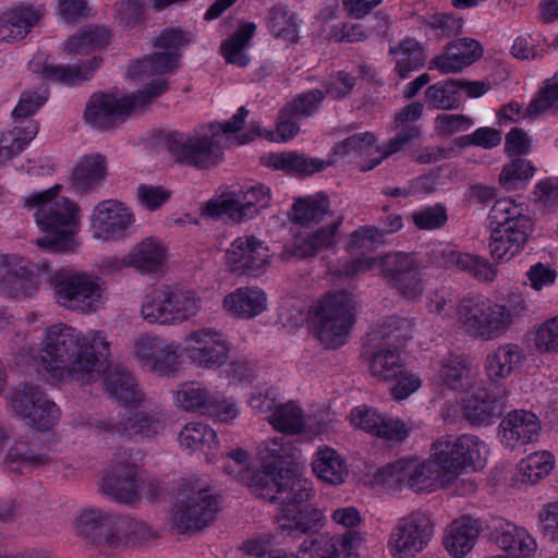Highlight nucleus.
I'll return each mask as SVG.
<instances>
[{
  "label": "nucleus",
  "instance_id": "obj_42",
  "mask_svg": "<svg viewBox=\"0 0 558 558\" xmlns=\"http://www.w3.org/2000/svg\"><path fill=\"white\" fill-rule=\"evenodd\" d=\"M423 108L421 102H412L396 114L392 124L396 135L387 143V151L383 156L400 151L410 141L421 135V126L415 122L422 117Z\"/></svg>",
  "mask_w": 558,
  "mask_h": 558
},
{
  "label": "nucleus",
  "instance_id": "obj_50",
  "mask_svg": "<svg viewBox=\"0 0 558 558\" xmlns=\"http://www.w3.org/2000/svg\"><path fill=\"white\" fill-rule=\"evenodd\" d=\"M390 53L396 59V71L401 78H407L411 72L422 68L426 60L423 47L412 38H407L397 47H391Z\"/></svg>",
  "mask_w": 558,
  "mask_h": 558
},
{
  "label": "nucleus",
  "instance_id": "obj_35",
  "mask_svg": "<svg viewBox=\"0 0 558 558\" xmlns=\"http://www.w3.org/2000/svg\"><path fill=\"white\" fill-rule=\"evenodd\" d=\"M482 532L478 519L462 515L453 520L445 530L442 545L453 558H464L470 554Z\"/></svg>",
  "mask_w": 558,
  "mask_h": 558
},
{
  "label": "nucleus",
  "instance_id": "obj_20",
  "mask_svg": "<svg viewBox=\"0 0 558 558\" xmlns=\"http://www.w3.org/2000/svg\"><path fill=\"white\" fill-rule=\"evenodd\" d=\"M136 222L133 209L125 203L108 198L98 202L88 215V232L101 243L124 241Z\"/></svg>",
  "mask_w": 558,
  "mask_h": 558
},
{
  "label": "nucleus",
  "instance_id": "obj_53",
  "mask_svg": "<svg viewBox=\"0 0 558 558\" xmlns=\"http://www.w3.org/2000/svg\"><path fill=\"white\" fill-rule=\"evenodd\" d=\"M167 286L155 287L142 298L140 315L148 324L167 326Z\"/></svg>",
  "mask_w": 558,
  "mask_h": 558
},
{
  "label": "nucleus",
  "instance_id": "obj_32",
  "mask_svg": "<svg viewBox=\"0 0 558 558\" xmlns=\"http://www.w3.org/2000/svg\"><path fill=\"white\" fill-rule=\"evenodd\" d=\"M433 252L437 256L435 263L441 267H457L481 282H493L497 277V267L485 257L456 252L449 245L444 244L437 245Z\"/></svg>",
  "mask_w": 558,
  "mask_h": 558
},
{
  "label": "nucleus",
  "instance_id": "obj_33",
  "mask_svg": "<svg viewBox=\"0 0 558 558\" xmlns=\"http://www.w3.org/2000/svg\"><path fill=\"white\" fill-rule=\"evenodd\" d=\"M168 257L167 245L156 236H147L134 244L120 263L141 274H151L160 270Z\"/></svg>",
  "mask_w": 558,
  "mask_h": 558
},
{
  "label": "nucleus",
  "instance_id": "obj_16",
  "mask_svg": "<svg viewBox=\"0 0 558 558\" xmlns=\"http://www.w3.org/2000/svg\"><path fill=\"white\" fill-rule=\"evenodd\" d=\"M411 332L410 322L398 317L387 318L376 327L373 331L374 339L395 349L380 348L373 353L368 362V369L373 377L381 381H392L397 378L400 368L404 365L398 348L411 337Z\"/></svg>",
  "mask_w": 558,
  "mask_h": 558
},
{
  "label": "nucleus",
  "instance_id": "obj_28",
  "mask_svg": "<svg viewBox=\"0 0 558 558\" xmlns=\"http://www.w3.org/2000/svg\"><path fill=\"white\" fill-rule=\"evenodd\" d=\"M490 541L508 558H533L538 549L535 536L526 527L506 520L495 524Z\"/></svg>",
  "mask_w": 558,
  "mask_h": 558
},
{
  "label": "nucleus",
  "instance_id": "obj_38",
  "mask_svg": "<svg viewBox=\"0 0 558 558\" xmlns=\"http://www.w3.org/2000/svg\"><path fill=\"white\" fill-rule=\"evenodd\" d=\"M525 361L522 347L517 343L499 344L489 351L484 360L487 378L498 384L509 378Z\"/></svg>",
  "mask_w": 558,
  "mask_h": 558
},
{
  "label": "nucleus",
  "instance_id": "obj_30",
  "mask_svg": "<svg viewBox=\"0 0 558 558\" xmlns=\"http://www.w3.org/2000/svg\"><path fill=\"white\" fill-rule=\"evenodd\" d=\"M483 56V47L473 38H458L448 44L445 50L436 56L429 69H436L441 74L459 73L476 62Z\"/></svg>",
  "mask_w": 558,
  "mask_h": 558
},
{
  "label": "nucleus",
  "instance_id": "obj_19",
  "mask_svg": "<svg viewBox=\"0 0 558 558\" xmlns=\"http://www.w3.org/2000/svg\"><path fill=\"white\" fill-rule=\"evenodd\" d=\"M434 533V524L427 514L411 512L392 526L387 550L392 558H414L428 547Z\"/></svg>",
  "mask_w": 558,
  "mask_h": 558
},
{
  "label": "nucleus",
  "instance_id": "obj_55",
  "mask_svg": "<svg viewBox=\"0 0 558 558\" xmlns=\"http://www.w3.org/2000/svg\"><path fill=\"white\" fill-rule=\"evenodd\" d=\"M458 84L459 80H446L428 86L425 92L427 101L438 109H458L462 101Z\"/></svg>",
  "mask_w": 558,
  "mask_h": 558
},
{
  "label": "nucleus",
  "instance_id": "obj_46",
  "mask_svg": "<svg viewBox=\"0 0 558 558\" xmlns=\"http://www.w3.org/2000/svg\"><path fill=\"white\" fill-rule=\"evenodd\" d=\"M556 465L555 456L548 450H537L522 458L515 468V480L524 485H535L547 477Z\"/></svg>",
  "mask_w": 558,
  "mask_h": 558
},
{
  "label": "nucleus",
  "instance_id": "obj_27",
  "mask_svg": "<svg viewBox=\"0 0 558 558\" xmlns=\"http://www.w3.org/2000/svg\"><path fill=\"white\" fill-rule=\"evenodd\" d=\"M542 430L541 420L527 410H512L498 425L500 444L510 450L536 442Z\"/></svg>",
  "mask_w": 558,
  "mask_h": 558
},
{
  "label": "nucleus",
  "instance_id": "obj_1",
  "mask_svg": "<svg viewBox=\"0 0 558 558\" xmlns=\"http://www.w3.org/2000/svg\"><path fill=\"white\" fill-rule=\"evenodd\" d=\"M28 340L29 347L20 353L17 364L31 363L38 374L52 381L101 380L106 390L124 403L132 416L118 425L95 421L92 426L97 432L149 437L162 430L159 417L133 411L141 401V391L129 374L108 363L109 343L101 332L92 330L83 335L71 326L58 324L45 330L34 327L25 336V341Z\"/></svg>",
  "mask_w": 558,
  "mask_h": 558
},
{
  "label": "nucleus",
  "instance_id": "obj_34",
  "mask_svg": "<svg viewBox=\"0 0 558 558\" xmlns=\"http://www.w3.org/2000/svg\"><path fill=\"white\" fill-rule=\"evenodd\" d=\"M435 380L448 389L464 392L475 386L477 374L472 369L466 356L450 353L444 356L435 367Z\"/></svg>",
  "mask_w": 558,
  "mask_h": 558
},
{
  "label": "nucleus",
  "instance_id": "obj_61",
  "mask_svg": "<svg viewBox=\"0 0 558 558\" xmlns=\"http://www.w3.org/2000/svg\"><path fill=\"white\" fill-rule=\"evenodd\" d=\"M272 195L268 186L254 182L246 186V218H254L271 204Z\"/></svg>",
  "mask_w": 558,
  "mask_h": 558
},
{
  "label": "nucleus",
  "instance_id": "obj_64",
  "mask_svg": "<svg viewBox=\"0 0 558 558\" xmlns=\"http://www.w3.org/2000/svg\"><path fill=\"white\" fill-rule=\"evenodd\" d=\"M413 223L421 230H435L447 221V213L444 206H426L414 210L411 215Z\"/></svg>",
  "mask_w": 558,
  "mask_h": 558
},
{
  "label": "nucleus",
  "instance_id": "obj_15",
  "mask_svg": "<svg viewBox=\"0 0 558 558\" xmlns=\"http://www.w3.org/2000/svg\"><path fill=\"white\" fill-rule=\"evenodd\" d=\"M376 478L388 486L403 485L416 493L436 492L450 484L429 456L398 460L380 469Z\"/></svg>",
  "mask_w": 558,
  "mask_h": 558
},
{
  "label": "nucleus",
  "instance_id": "obj_21",
  "mask_svg": "<svg viewBox=\"0 0 558 558\" xmlns=\"http://www.w3.org/2000/svg\"><path fill=\"white\" fill-rule=\"evenodd\" d=\"M190 41L191 37L181 29L163 31L155 41L154 53L133 62L129 66L128 75L145 80L172 73L178 66L180 50Z\"/></svg>",
  "mask_w": 558,
  "mask_h": 558
},
{
  "label": "nucleus",
  "instance_id": "obj_51",
  "mask_svg": "<svg viewBox=\"0 0 558 558\" xmlns=\"http://www.w3.org/2000/svg\"><path fill=\"white\" fill-rule=\"evenodd\" d=\"M105 175V158L98 154L86 155L76 163L72 172V182L77 190L86 191L97 185Z\"/></svg>",
  "mask_w": 558,
  "mask_h": 558
},
{
  "label": "nucleus",
  "instance_id": "obj_43",
  "mask_svg": "<svg viewBox=\"0 0 558 558\" xmlns=\"http://www.w3.org/2000/svg\"><path fill=\"white\" fill-rule=\"evenodd\" d=\"M342 218L338 217L310 233L296 235L293 240V255L304 258L333 246L337 243Z\"/></svg>",
  "mask_w": 558,
  "mask_h": 558
},
{
  "label": "nucleus",
  "instance_id": "obj_6",
  "mask_svg": "<svg viewBox=\"0 0 558 558\" xmlns=\"http://www.w3.org/2000/svg\"><path fill=\"white\" fill-rule=\"evenodd\" d=\"M526 310V301L521 295L511 298L508 304L473 295L459 303L457 319L469 337L490 341L505 335Z\"/></svg>",
  "mask_w": 558,
  "mask_h": 558
},
{
  "label": "nucleus",
  "instance_id": "obj_13",
  "mask_svg": "<svg viewBox=\"0 0 558 558\" xmlns=\"http://www.w3.org/2000/svg\"><path fill=\"white\" fill-rule=\"evenodd\" d=\"M106 529V544L113 549L135 546L151 535L147 524L100 509H85L75 519V533L86 538Z\"/></svg>",
  "mask_w": 558,
  "mask_h": 558
},
{
  "label": "nucleus",
  "instance_id": "obj_44",
  "mask_svg": "<svg viewBox=\"0 0 558 558\" xmlns=\"http://www.w3.org/2000/svg\"><path fill=\"white\" fill-rule=\"evenodd\" d=\"M108 43L107 28L99 25H86L64 40L60 49L70 56H84L106 47Z\"/></svg>",
  "mask_w": 558,
  "mask_h": 558
},
{
  "label": "nucleus",
  "instance_id": "obj_47",
  "mask_svg": "<svg viewBox=\"0 0 558 558\" xmlns=\"http://www.w3.org/2000/svg\"><path fill=\"white\" fill-rule=\"evenodd\" d=\"M265 26L268 33L278 40L288 44L299 40L301 21L284 5L276 4L268 10Z\"/></svg>",
  "mask_w": 558,
  "mask_h": 558
},
{
  "label": "nucleus",
  "instance_id": "obj_62",
  "mask_svg": "<svg viewBox=\"0 0 558 558\" xmlns=\"http://www.w3.org/2000/svg\"><path fill=\"white\" fill-rule=\"evenodd\" d=\"M171 196V191L162 185L140 184L136 189L137 204L150 211L160 208Z\"/></svg>",
  "mask_w": 558,
  "mask_h": 558
},
{
  "label": "nucleus",
  "instance_id": "obj_24",
  "mask_svg": "<svg viewBox=\"0 0 558 558\" xmlns=\"http://www.w3.org/2000/svg\"><path fill=\"white\" fill-rule=\"evenodd\" d=\"M101 492L114 501L134 504L145 496L154 498L160 487L153 481H138L136 470L130 465H117L108 471L100 481Z\"/></svg>",
  "mask_w": 558,
  "mask_h": 558
},
{
  "label": "nucleus",
  "instance_id": "obj_22",
  "mask_svg": "<svg viewBox=\"0 0 558 558\" xmlns=\"http://www.w3.org/2000/svg\"><path fill=\"white\" fill-rule=\"evenodd\" d=\"M183 360L201 368H218L229 360L231 345L227 339L213 328H201L184 337Z\"/></svg>",
  "mask_w": 558,
  "mask_h": 558
},
{
  "label": "nucleus",
  "instance_id": "obj_18",
  "mask_svg": "<svg viewBox=\"0 0 558 558\" xmlns=\"http://www.w3.org/2000/svg\"><path fill=\"white\" fill-rule=\"evenodd\" d=\"M51 281L57 302L73 311L96 310L105 291L102 280L87 272L60 271Z\"/></svg>",
  "mask_w": 558,
  "mask_h": 558
},
{
  "label": "nucleus",
  "instance_id": "obj_11",
  "mask_svg": "<svg viewBox=\"0 0 558 558\" xmlns=\"http://www.w3.org/2000/svg\"><path fill=\"white\" fill-rule=\"evenodd\" d=\"M330 519L345 532H326L304 539L298 548V558H361L356 548L361 534L352 531L362 523L359 509L353 506L336 508Z\"/></svg>",
  "mask_w": 558,
  "mask_h": 558
},
{
  "label": "nucleus",
  "instance_id": "obj_40",
  "mask_svg": "<svg viewBox=\"0 0 558 558\" xmlns=\"http://www.w3.org/2000/svg\"><path fill=\"white\" fill-rule=\"evenodd\" d=\"M311 465L319 481L333 486L343 484L350 474L344 457L329 446H319L316 449Z\"/></svg>",
  "mask_w": 558,
  "mask_h": 558
},
{
  "label": "nucleus",
  "instance_id": "obj_2",
  "mask_svg": "<svg viewBox=\"0 0 558 558\" xmlns=\"http://www.w3.org/2000/svg\"><path fill=\"white\" fill-rule=\"evenodd\" d=\"M265 466L250 483L258 497L278 505L277 523L288 535L307 534L325 524V515L310 500L314 496L312 482L295 466L296 448L284 437H275L260 449Z\"/></svg>",
  "mask_w": 558,
  "mask_h": 558
},
{
  "label": "nucleus",
  "instance_id": "obj_14",
  "mask_svg": "<svg viewBox=\"0 0 558 558\" xmlns=\"http://www.w3.org/2000/svg\"><path fill=\"white\" fill-rule=\"evenodd\" d=\"M48 99V89L40 85L35 90L24 92L13 110V125L0 134V163L21 154L36 137L39 126L36 120L27 119L36 113Z\"/></svg>",
  "mask_w": 558,
  "mask_h": 558
},
{
  "label": "nucleus",
  "instance_id": "obj_45",
  "mask_svg": "<svg viewBox=\"0 0 558 558\" xmlns=\"http://www.w3.org/2000/svg\"><path fill=\"white\" fill-rule=\"evenodd\" d=\"M179 444L184 449L203 452L208 461H211L219 448L216 432L208 425L198 422H192L184 426L179 434Z\"/></svg>",
  "mask_w": 558,
  "mask_h": 558
},
{
  "label": "nucleus",
  "instance_id": "obj_63",
  "mask_svg": "<svg viewBox=\"0 0 558 558\" xmlns=\"http://www.w3.org/2000/svg\"><path fill=\"white\" fill-rule=\"evenodd\" d=\"M395 385L390 389V393L395 400H404L409 398L412 393L417 391L423 384L421 376L405 367L403 365L400 368V373H398L397 378H393Z\"/></svg>",
  "mask_w": 558,
  "mask_h": 558
},
{
  "label": "nucleus",
  "instance_id": "obj_56",
  "mask_svg": "<svg viewBox=\"0 0 558 558\" xmlns=\"http://www.w3.org/2000/svg\"><path fill=\"white\" fill-rule=\"evenodd\" d=\"M533 344L542 354L558 355V315L534 327Z\"/></svg>",
  "mask_w": 558,
  "mask_h": 558
},
{
  "label": "nucleus",
  "instance_id": "obj_5",
  "mask_svg": "<svg viewBox=\"0 0 558 558\" xmlns=\"http://www.w3.org/2000/svg\"><path fill=\"white\" fill-rule=\"evenodd\" d=\"M386 151L387 145H377L376 136L373 133L365 132L354 134L337 145L332 150V157L327 160L305 156L296 151H284L264 155L260 157V162L275 170L308 177L324 171L339 159L347 158L350 161L359 159L361 162L360 169L367 171L388 157L381 156Z\"/></svg>",
  "mask_w": 558,
  "mask_h": 558
},
{
  "label": "nucleus",
  "instance_id": "obj_54",
  "mask_svg": "<svg viewBox=\"0 0 558 558\" xmlns=\"http://www.w3.org/2000/svg\"><path fill=\"white\" fill-rule=\"evenodd\" d=\"M535 174V167L530 160L515 158L505 163L498 182L506 191L524 189Z\"/></svg>",
  "mask_w": 558,
  "mask_h": 558
},
{
  "label": "nucleus",
  "instance_id": "obj_60",
  "mask_svg": "<svg viewBox=\"0 0 558 558\" xmlns=\"http://www.w3.org/2000/svg\"><path fill=\"white\" fill-rule=\"evenodd\" d=\"M411 430L412 424L410 422L380 414L374 436L387 440L401 441L410 435Z\"/></svg>",
  "mask_w": 558,
  "mask_h": 558
},
{
  "label": "nucleus",
  "instance_id": "obj_39",
  "mask_svg": "<svg viewBox=\"0 0 558 558\" xmlns=\"http://www.w3.org/2000/svg\"><path fill=\"white\" fill-rule=\"evenodd\" d=\"M244 194L240 185L218 190L202 209V216L240 222L244 216Z\"/></svg>",
  "mask_w": 558,
  "mask_h": 558
},
{
  "label": "nucleus",
  "instance_id": "obj_25",
  "mask_svg": "<svg viewBox=\"0 0 558 558\" xmlns=\"http://www.w3.org/2000/svg\"><path fill=\"white\" fill-rule=\"evenodd\" d=\"M40 283L39 277L20 255L0 256V296L24 299L31 296Z\"/></svg>",
  "mask_w": 558,
  "mask_h": 558
},
{
  "label": "nucleus",
  "instance_id": "obj_17",
  "mask_svg": "<svg viewBox=\"0 0 558 558\" xmlns=\"http://www.w3.org/2000/svg\"><path fill=\"white\" fill-rule=\"evenodd\" d=\"M131 355L144 372L162 377L174 376L183 363L180 344L154 332L138 335L132 343Z\"/></svg>",
  "mask_w": 558,
  "mask_h": 558
},
{
  "label": "nucleus",
  "instance_id": "obj_49",
  "mask_svg": "<svg viewBox=\"0 0 558 558\" xmlns=\"http://www.w3.org/2000/svg\"><path fill=\"white\" fill-rule=\"evenodd\" d=\"M299 118L282 108L276 131L264 129L258 122H251L246 128V142L265 138L269 142H288L300 131Z\"/></svg>",
  "mask_w": 558,
  "mask_h": 558
},
{
  "label": "nucleus",
  "instance_id": "obj_9",
  "mask_svg": "<svg viewBox=\"0 0 558 558\" xmlns=\"http://www.w3.org/2000/svg\"><path fill=\"white\" fill-rule=\"evenodd\" d=\"M219 511L218 497L198 477L184 480L169 511L170 527L179 534L195 533L208 526Z\"/></svg>",
  "mask_w": 558,
  "mask_h": 558
},
{
  "label": "nucleus",
  "instance_id": "obj_10",
  "mask_svg": "<svg viewBox=\"0 0 558 558\" xmlns=\"http://www.w3.org/2000/svg\"><path fill=\"white\" fill-rule=\"evenodd\" d=\"M488 445L473 434L444 435L430 445L428 456L451 484L457 477L483 470L488 461Z\"/></svg>",
  "mask_w": 558,
  "mask_h": 558
},
{
  "label": "nucleus",
  "instance_id": "obj_8",
  "mask_svg": "<svg viewBox=\"0 0 558 558\" xmlns=\"http://www.w3.org/2000/svg\"><path fill=\"white\" fill-rule=\"evenodd\" d=\"M167 86L163 77H157L137 93L119 90L95 93L86 102L84 121L98 131L116 129L124 123L134 111L165 93Z\"/></svg>",
  "mask_w": 558,
  "mask_h": 558
},
{
  "label": "nucleus",
  "instance_id": "obj_26",
  "mask_svg": "<svg viewBox=\"0 0 558 558\" xmlns=\"http://www.w3.org/2000/svg\"><path fill=\"white\" fill-rule=\"evenodd\" d=\"M9 399L11 408L38 429H48L59 420V409L33 387L15 390Z\"/></svg>",
  "mask_w": 558,
  "mask_h": 558
},
{
  "label": "nucleus",
  "instance_id": "obj_48",
  "mask_svg": "<svg viewBox=\"0 0 558 558\" xmlns=\"http://www.w3.org/2000/svg\"><path fill=\"white\" fill-rule=\"evenodd\" d=\"M329 197L324 192L298 197L292 206L290 219L302 227L319 223L329 213Z\"/></svg>",
  "mask_w": 558,
  "mask_h": 558
},
{
  "label": "nucleus",
  "instance_id": "obj_52",
  "mask_svg": "<svg viewBox=\"0 0 558 558\" xmlns=\"http://www.w3.org/2000/svg\"><path fill=\"white\" fill-rule=\"evenodd\" d=\"M213 396L201 383L187 381L173 392V402L182 410L206 414Z\"/></svg>",
  "mask_w": 558,
  "mask_h": 558
},
{
  "label": "nucleus",
  "instance_id": "obj_7",
  "mask_svg": "<svg viewBox=\"0 0 558 558\" xmlns=\"http://www.w3.org/2000/svg\"><path fill=\"white\" fill-rule=\"evenodd\" d=\"M490 235L488 248L498 263H507L524 250L533 232L526 207L510 197L497 199L488 215Z\"/></svg>",
  "mask_w": 558,
  "mask_h": 558
},
{
  "label": "nucleus",
  "instance_id": "obj_12",
  "mask_svg": "<svg viewBox=\"0 0 558 558\" xmlns=\"http://www.w3.org/2000/svg\"><path fill=\"white\" fill-rule=\"evenodd\" d=\"M356 303L352 293L339 291L324 295L315 305L314 333L326 348L343 345L355 323Z\"/></svg>",
  "mask_w": 558,
  "mask_h": 558
},
{
  "label": "nucleus",
  "instance_id": "obj_4",
  "mask_svg": "<svg viewBox=\"0 0 558 558\" xmlns=\"http://www.w3.org/2000/svg\"><path fill=\"white\" fill-rule=\"evenodd\" d=\"M244 143V106L228 121L198 125L191 133H172L167 145L173 157L183 163L198 168L216 165L226 146Z\"/></svg>",
  "mask_w": 558,
  "mask_h": 558
},
{
  "label": "nucleus",
  "instance_id": "obj_3",
  "mask_svg": "<svg viewBox=\"0 0 558 558\" xmlns=\"http://www.w3.org/2000/svg\"><path fill=\"white\" fill-rule=\"evenodd\" d=\"M62 185L32 192L24 197V206L33 213L43 233L36 245L46 252H72L80 245L81 208L63 195Z\"/></svg>",
  "mask_w": 558,
  "mask_h": 558
},
{
  "label": "nucleus",
  "instance_id": "obj_23",
  "mask_svg": "<svg viewBox=\"0 0 558 558\" xmlns=\"http://www.w3.org/2000/svg\"><path fill=\"white\" fill-rule=\"evenodd\" d=\"M418 268L415 257L411 254L395 252L379 258L360 257L339 264L336 274L339 277H353L366 271L378 269L379 274L393 287L411 271Z\"/></svg>",
  "mask_w": 558,
  "mask_h": 558
},
{
  "label": "nucleus",
  "instance_id": "obj_41",
  "mask_svg": "<svg viewBox=\"0 0 558 558\" xmlns=\"http://www.w3.org/2000/svg\"><path fill=\"white\" fill-rule=\"evenodd\" d=\"M167 326L181 325L202 311V296L196 290L167 286Z\"/></svg>",
  "mask_w": 558,
  "mask_h": 558
},
{
  "label": "nucleus",
  "instance_id": "obj_31",
  "mask_svg": "<svg viewBox=\"0 0 558 558\" xmlns=\"http://www.w3.org/2000/svg\"><path fill=\"white\" fill-rule=\"evenodd\" d=\"M100 63L101 59L94 57L80 65H57L47 53L39 51L32 58L28 66L32 72L51 81L74 84L88 78L100 66Z\"/></svg>",
  "mask_w": 558,
  "mask_h": 558
},
{
  "label": "nucleus",
  "instance_id": "obj_29",
  "mask_svg": "<svg viewBox=\"0 0 558 558\" xmlns=\"http://www.w3.org/2000/svg\"><path fill=\"white\" fill-rule=\"evenodd\" d=\"M253 410L267 414L272 427L284 434H299L304 428L302 410L294 402L279 403L268 392L253 396L250 400Z\"/></svg>",
  "mask_w": 558,
  "mask_h": 558
},
{
  "label": "nucleus",
  "instance_id": "obj_36",
  "mask_svg": "<svg viewBox=\"0 0 558 558\" xmlns=\"http://www.w3.org/2000/svg\"><path fill=\"white\" fill-rule=\"evenodd\" d=\"M44 15L40 5L20 3L3 13L0 22V40L19 41L27 36Z\"/></svg>",
  "mask_w": 558,
  "mask_h": 558
},
{
  "label": "nucleus",
  "instance_id": "obj_57",
  "mask_svg": "<svg viewBox=\"0 0 558 558\" xmlns=\"http://www.w3.org/2000/svg\"><path fill=\"white\" fill-rule=\"evenodd\" d=\"M558 110V71L546 78L535 96L530 101L533 114H545Z\"/></svg>",
  "mask_w": 558,
  "mask_h": 558
},
{
  "label": "nucleus",
  "instance_id": "obj_59",
  "mask_svg": "<svg viewBox=\"0 0 558 558\" xmlns=\"http://www.w3.org/2000/svg\"><path fill=\"white\" fill-rule=\"evenodd\" d=\"M525 284L539 293L556 284L558 271L549 264L537 262L530 266L525 272Z\"/></svg>",
  "mask_w": 558,
  "mask_h": 558
},
{
  "label": "nucleus",
  "instance_id": "obj_37",
  "mask_svg": "<svg viewBox=\"0 0 558 558\" xmlns=\"http://www.w3.org/2000/svg\"><path fill=\"white\" fill-rule=\"evenodd\" d=\"M504 401L487 388H478L461 401L464 418L472 425H492L504 410Z\"/></svg>",
  "mask_w": 558,
  "mask_h": 558
},
{
  "label": "nucleus",
  "instance_id": "obj_58",
  "mask_svg": "<svg viewBox=\"0 0 558 558\" xmlns=\"http://www.w3.org/2000/svg\"><path fill=\"white\" fill-rule=\"evenodd\" d=\"M270 263L269 248L254 236L246 238V275L254 277L265 272Z\"/></svg>",
  "mask_w": 558,
  "mask_h": 558
}]
</instances>
